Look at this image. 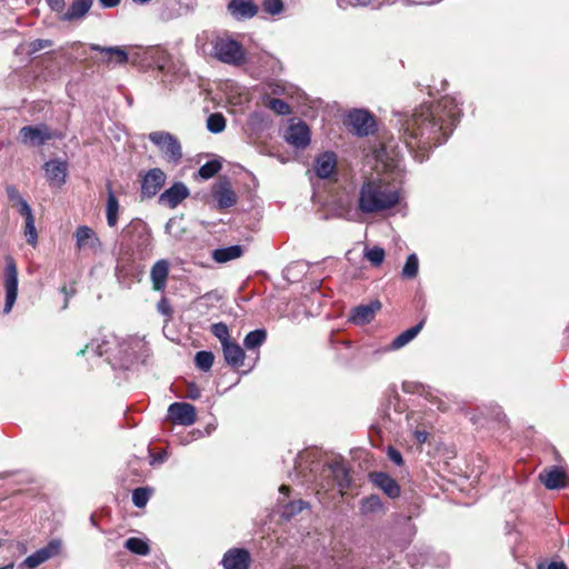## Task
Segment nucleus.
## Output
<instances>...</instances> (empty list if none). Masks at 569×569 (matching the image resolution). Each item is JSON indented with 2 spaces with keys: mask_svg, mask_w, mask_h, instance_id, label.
I'll return each mask as SVG.
<instances>
[{
  "mask_svg": "<svg viewBox=\"0 0 569 569\" xmlns=\"http://www.w3.org/2000/svg\"><path fill=\"white\" fill-rule=\"evenodd\" d=\"M121 0H99L102 8H114Z\"/></svg>",
  "mask_w": 569,
  "mask_h": 569,
  "instance_id": "obj_59",
  "label": "nucleus"
},
{
  "mask_svg": "<svg viewBox=\"0 0 569 569\" xmlns=\"http://www.w3.org/2000/svg\"><path fill=\"white\" fill-rule=\"evenodd\" d=\"M124 548L128 549L131 553L138 556H147L150 553V546L148 541L138 537H131L127 539L124 542Z\"/></svg>",
  "mask_w": 569,
  "mask_h": 569,
  "instance_id": "obj_28",
  "label": "nucleus"
},
{
  "mask_svg": "<svg viewBox=\"0 0 569 569\" xmlns=\"http://www.w3.org/2000/svg\"><path fill=\"white\" fill-rule=\"evenodd\" d=\"M243 248L239 244L226 248L214 249L212 251V259L218 263H224L241 257Z\"/></svg>",
  "mask_w": 569,
  "mask_h": 569,
  "instance_id": "obj_26",
  "label": "nucleus"
},
{
  "mask_svg": "<svg viewBox=\"0 0 569 569\" xmlns=\"http://www.w3.org/2000/svg\"><path fill=\"white\" fill-rule=\"evenodd\" d=\"M196 419V408L190 403L180 402V426H191Z\"/></svg>",
  "mask_w": 569,
  "mask_h": 569,
  "instance_id": "obj_33",
  "label": "nucleus"
},
{
  "mask_svg": "<svg viewBox=\"0 0 569 569\" xmlns=\"http://www.w3.org/2000/svg\"><path fill=\"white\" fill-rule=\"evenodd\" d=\"M89 48L92 51L103 54L101 62L106 64L113 63L117 66H123L129 59L127 51L121 47H102L100 44L91 43L89 44Z\"/></svg>",
  "mask_w": 569,
  "mask_h": 569,
  "instance_id": "obj_13",
  "label": "nucleus"
},
{
  "mask_svg": "<svg viewBox=\"0 0 569 569\" xmlns=\"http://www.w3.org/2000/svg\"><path fill=\"white\" fill-rule=\"evenodd\" d=\"M268 107L273 110L276 113L286 116L290 113V107L289 104L281 99L272 98L268 102Z\"/></svg>",
  "mask_w": 569,
  "mask_h": 569,
  "instance_id": "obj_43",
  "label": "nucleus"
},
{
  "mask_svg": "<svg viewBox=\"0 0 569 569\" xmlns=\"http://www.w3.org/2000/svg\"><path fill=\"white\" fill-rule=\"evenodd\" d=\"M267 339V332L263 329L250 331L243 340L247 350L259 348Z\"/></svg>",
  "mask_w": 569,
  "mask_h": 569,
  "instance_id": "obj_31",
  "label": "nucleus"
},
{
  "mask_svg": "<svg viewBox=\"0 0 569 569\" xmlns=\"http://www.w3.org/2000/svg\"><path fill=\"white\" fill-rule=\"evenodd\" d=\"M214 356L211 351H198L194 356L197 368L202 371H208L213 365Z\"/></svg>",
  "mask_w": 569,
  "mask_h": 569,
  "instance_id": "obj_37",
  "label": "nucleus"
},
{
  "mask_svg": "<svg viewBox=\"0 0 569 569\" xmlns=\"http://www.w3.org/2000/svg\"><path fill=\"white\" fill-rule=\"evenodd\" d=\"M425 325V320H421L418 325L405 330L402 333L397 336L390 346L388 347V350H398L406 345H408L411 340H413L418 333L421 331L422 327Z\"/></svg>",
  "mask_w": 569,
  "mask_h": 569,
  "instance_id": "obj_25",
  "label": "nucleus"
},
{
  "mask_svg": "<svg viewBox=\"0 0 569 569\" xmlns=\"http://www.w3.org/2000/svg\"><path fill=\"white\" fill-rule=\"evenodd\" d=\"M263 10L270 14H278L282 11L283 4L281 0H264Z\"/></svg>",
  "mask_w": 569,
  "mask_h": 569,
  "instance_id": "obj_46",
  "label": "nucleus"
},
{
  "mask_svg": "<svg viewBox=\"0 0 569 569\" xmlns=\"http://www.w3.org/2000/svg\"><path fill=\"white\" fill-rule=\"evenodd\" d=\"M221 169V163L217 160L208 161L198 170V174L202 179L212 178Z\"/></svg>",
  "mask_w": 569,
  "mask_h": 569,
  "instance_id": "obj_40",
  "label": "nucleus"
},
{
  "mask_svg": "<svg viewBox=\"0 0 569 569\" xmlns=\"http://www.w3.org/2000/svg\"><path fill=\"white\" fill-rule=\"evenodd\" d=\"M419 261L415 253L407 258L402 269V276L406 278H415L418 273Z\"/></svg>",
  "mask_w": 569,
  "mask_h": 569,
  "instance_id": "obj_41",
  "label": "nucleus"
},
{
  "mask_svg": "<svg viewBox=\"0 0 569 569\" xmlns=\"http://www.w3.org/2000/svg\"><path fill=\"white\" fill-rule=\"evenodd\" d=\"M106 211L108 224L114 227L118 220L119 202L111 189L108 192Z\"/></svg>",
  "mask_w": 569,
  "mask_h": 569,
  "instance_id": "obj_30",
  "label": "nucleus"
},
{
  "mask_svg": "<svg viewBox=\"0 0 569 569\" xmlns=\"http://www.w3.org/2000/svg\"><path fill=\"white\" fill-rule=\"evenodd\" d=\"M16 206L18 207V211L24 218V220L33 217L32 210L24 198Z\"/></svg>",
  "mask_w": 569,
  "mask_h": 569,
  "instance_id": "obj_51",
  "label": "nucleus"
},
{
  "mask_svg": "<svg viewBox=\"0 0 569 569\" xmlns=\"http://www.w3.org/2000/svg\"><path fill=\"white\" fill-rule=\"evenodd\" d=\"M415 437L416 439L420 442V443H423L427 441V438H428V433L426 431H421V430H416L415 431Z\"/></svg>",
  "mask_w": 569,
  "mask_h": 569,
  "instance_id": "obj_60",
  "label": "nucleus"
},
{
  "mask_svg": "<svg viewBox=\"0 0 569 569\" xmlns=\"http://www.w3.org/2000/svg\"><path fill=\"white\" fill-rule=\"evenodd\" d=\"M74 237L79 249H96L100 243L93 230L87 226L79 227Z\"/></svg>",
  "mask_w": 569,
  "mask_h": 569,
  "instance_id": "obj_24",
  "label": "nucleus"
},
{
  "mask_svg": "<svg viewBox=\"0 0 569 569\" xmlns=\"http://www.w3.org/2000/svg\"><path fill=\"white\" fill-rule=\"evenodd\" d=\"M157 310L162 316L167 317V319L172 318L173 310H172L170 302L167 300V298L162 297L159 300V302L157 303Z\"/></svg>",
  "mask_w": 569,
  "mask_h": 569,
  "instance_id": "obj_48",
  "label": "nucleus"
},
{
  "mask_svg": "<svg viewBox=\"0 0 569 569\" xmlns=\"http://www.w3.org/2000/svg\"><path fill=\"white\" fill-rule=\"evenodd\" d=\"M286 141L299 149H305L310 143V131L306 123L299 121L291 123L284 132Z\"/></svg>",
  "mask_w": 569,
  "mask_h": 569,
  "instance_id": "obj_8",
  "label": "nucleus"
},
{
  "mask_svg": "<svg viewBox=\"0 0 569 569\" xmlns=\"http://www.w3.org/2000/svg\"><path fill=\"white\" fill-rule=\"evenodd\" d=\"M159 203L171 209L178 207V182H173L169 189L160 194Z\"/></svg>",
  "mask_w": 569,
  "mask_h": 569,
  "instance_id": "obj_32",
  "label": "nucleus"
},
{
  "mask_svg": "<svg viewBox=\"0 0 569 569\" xmlns=\"http://www.w3.org/2000/svg\"><path fill=\"white\" fill-rule=\"evenodd\" d=\"M50 9L57 13H61L64 9V0H46Z\"/></svg>",
  "mask_w": 569,
  "mask_h": 569,
  "instance_id": "obj_56",
  "label": "nucleus"
},
{
  "mask_svg": "<svg viewBox=\"0 0 569 569\" xmlns=\"http://www.w3.org/2000/svg\"><path fill=\"white\" fill-rule=\"evenodd\" d=\"M188 196H189L188 188L183 183L180 182V201L186 199Z\"/></svg>",
  "mask_w": 569,
  "mask_h": 569,
  "instance_id": "obj_62",
  "label": "nucleus"
},
{
  "mask_svg": "<svg viewBox=\"0 0 569 569\" xmlns=\"http://www.w3.org/2000/svg\"><path fill=\"white\" fill-rule=\"evenodd\" d=\"M53 42L49 39H36L30 43V52L36 53L42 49L49 48Z\"/></svg>",
  "mask_w": 569,
  "mask_h": 569,
  "instance_id": "obj_49",
  "label": "nucleus"
},
{
  "mask_svg": "<svg viewBox=\"0 0 569 569\" xmlns=\"http://www.w3.org/2000/svg\"><path fill=\"white\" fill-rule=\"evenodd\" d=\"M53 138V132L44 123H40L38 126H24L20 129L18 137L22 144L29 147H41Z\"/></svg>",
  "mask_w": 569,
  "mask_h": 569,
  "instance_id": "obj_5",
  "label": "nucleus"
},
{
  "mask_svg": "<svg viewBox=\"0 0 569 569\" xmlns=\"http://www.w3.org/2000/svg\"><path fill=\"white\" fill-rule=\"evenodd\" d=\"M166 425H170L171 428L178 423V402H173L168 408V415L163 421Z\"/></svg>",
  "mask_w": 569,
  "mask_h": 569,
  "instance_id": "obj_47",
  "label": "nucleus"
},
{
  "mask_svg": "<svg viewBox=\"0 0 569 569\" xmlns=\"http://www.w3.org/2000/svg\"><path fill=\"white\" fill-rule=\"evenodd\" d=\"M149 347L143 338L133 336L118 341L116 337L111 340L93 339L80 349L77 355L92 353L97 357L108 355V362L113 368L129 369L137 362H144L149 357Z\"/></svg>",
  "mask_w": 569,
  "mask_h": 569,
  "instance_id": "obj_2",
  "label": "nucleus"
},
{
  "mask_svg": "<svg viewBox=\"0 0 569 569\" xmlns=\"http://www.w3.org/2000/svg\"><path fill=\"white\" fill-rule=\"evenodd\" d=\"M6 302L3 312L9 313L18 297V269L11 257L6 258L4 268Z\"/></svg>",
  "mask_w": 569,
  "mask_h": 569,
  "instance_id": "obj_6",
  "label": "nucleus"
},
{
  "mask_svg": "<svg viewBox=\"0 0 569 569\" xmlns=\"http://www.w3.org/2000/svg\"><path fill=\"white\" fill-rule=\"evenodd\" d=\"M336 167L337 158L333 152L320 154L315 162L316 174L321 179L329 178L336 171Z\"/></svg>",
  "mask_w": 569,
  "mask_h": 569,
  "instance_id": "obj_22",
  "label": "nucleus"
},
{
  "mask_svg": "<svg viewBox=\"0 0 569 569\" xmlns=\"http://www.w3.org/2000/svg\"><path fill=\"white\" fill-rule=\"evenodd\" d=\"M163 335L167 339L170 341H177L178 340V331L176 330V325L172 321V318L166 319L164 325L162 328Z\"/></svg>",
  "mask_w": 569,
  "mask_h": 569,
  "instance_id": "obj_45",
  "label": "nucleus"
},
{
  "mask_svg": "<svg viewBox=\"0 0 569 569\" xmlns=\"http://www.w3.org/2000/svg\"><path fill=\"white\" fill-rule=\"evenodd\" d=\"M211 332L217 339H219V341L221 342V346H224L228 342H230L229 329L226 323H223V322L213 323L211 326Z\"/></svg>",
  "mask_w": 569,
  "mask_h": 569,
  "instance_id": "obj_39",
  "label": "nucleus"
},
{
  "mask_svg": "<svg viewBox=\"0 0 569 569\" xmlns=\"http://www.w3.org/2000/svg\"><path fill=\"white\" fill-rule=\"evenodd\" d=\"M148 138L163 154L176 160L178 141L172 134L166 131H154L149 133Z\"/></svg>",
  "mask_w": 569,
  "mask_h": 569,
  "instance_id": "obj_9",
  "label": "nucleus"
},
{
  "mask_svg": "<svg viewBox=\"0 0 569 569\" xmlns=\"http://www.w3.org/2000/svg\"><path fill=\"white\" fill-rule=\"evenodd\" d=\"M371 481L380 488L389 498H397L400 495V487L397 481L385 472L370 475Z\"/></svg>",
  "mask_w": 569,
  "mask_h": 569,
  "instance_id": "obj_20",
  "label": "nucleus"
},
{
  "mask_svg": "<svg viewBox=\"0 0 569 569\" xmlns=\"http://www.w3.org/2000/svg\"><path fill=\"white\" fill-rule=\"evenodd\" d=\"M348 122L358 136H368L373 131L375 119L365 110H353L348 114Z\"/></svg>",
  "mask_w": 569,
  "mask_h": 569,
  "instance_id": "obj_11",
  "label": "nucleus"
},
{
  "mask_svg": "<svg viewBox=\"0 0 569 569\" xmlns=\"http://www.w3.org/2000/svg\"><path fill=\"white\" fill-rule=\"evenodd\" d=\"M24 234L27 237V242L31 246H36L38 240V233L34 226V218H30L26 220Z\"/></svg>",
  "mask_w": 569,
  "mask_h": 569,
  "instance_id": "obj_44",
  "label": "nucleus"
},
{
  "mask_svg": "<svg viewBox=\"0 0 569 569\" xmlns=\"http://www.w3.org/2000/svg\"><path fill=\"white\" fill-rule=\"evenodd\" d=\"M226 128V119L221 113H211L207 118V129L212 133H220Z\"/></svg>",
  "mask_w": 569,
  "mask_h": 569,
  "instance_id": "obj_35",
  "label": "nucleus"
},
{
  "mask_svg": "<svg viewBox=\"0 0 569 569\" xmlns=\"http://www.w3.org/2000/svg\"><path fill=\"white\" fill-rule=\"evenodd\" d=\"M212 56L219 61L231 66H241L246 62L242 46L230 38L217 37L212 41Z\"/></svg>",
  "mask_w": 569,
  "mask_h": 569,
  "instance_id": "obj_4",
  "label": "nucleus"
},
{
  "mask_svg": "<svg viewBox=\"0 0 569 569\" xmlns=\"http://www.w3.org/2000/svg\"><path fill=\"white\" fill-rule=\"evenodd\" d=\"M93 0H73L67 10L60 13L61 21L72 22L82 20L91 9Z\"/></svg>",
  "mask_w": 569,
  "mask_h": 569,
  "instance_id": "obj_16",
  "label": "nucleus"
},
{
  "mask_svg": "<svg viewBox=\"0 0 569 569\" xmlns=\"http://www.w3.org/2000/svg\"><path fill=\"white\" fill-rule=\"evenodd\" d=\"M169 261L166 259L158 260L151 267L150 280L154 291H164L169 276Z\"/></svg>",
  "mask_w": 569,
  "mask_h": 569,
  "instance_id": "obj_17",
  "label": "nucleus"
},
{
  "mask_svg": "<svg viewBox=\"0 0 569 569\" xmlns=\"http://www.w3.org/2000/svg\"><path fill=\"white\" fill-rule=\"evenodd\" d=\"M405 4L407 6H410V4H433L436 3L438 0H402Z\"/></svg>",
  "mask_w": 569,
  "mask_h": 569,
  "instance_id": "obj_58",
  "label": "nucleus"
},
{
  "mask_svg": "<svg viewBox=\"0 0 569 569\" xmlns=\"http://www.w3.org/2000/svg\"><path fill=\"white\" fill-rule=\"evenodd\" d=\"M61 549L60 540L53 539L47 546L38 549L32 555L28 556L21 563L20 567H26L28 569H34L48 561L52 557L59 555Z\"/></svg>",
  "mask_w": 569,
  "mask_h": 569,
  "instance_id": "obj_7",
  "label": "nucleus"
},
{
  "mask_svg": "<svg viewBox=\"0 0 569 569\" xmlns=\"http://www.w3.org/2000/svg\"><path fill=\"white\" fill-rule=\"evenodd\" d=\"M461 110L455 97H442L436 104H422L403 124V139L415 157L423 161L431 148L447 141L459 121Z\"/></svg>",
  "mask_w": 569,
  "mask_h": 569,
  "instance_id": "obj_1",
  "label": "nucleus"
},
{
  "mask_svg": "<svg viewBox=\"0 0 569 569\" xmlns=\"http://www.w3.org/2000/svg\"><path fill=\"white\" fill-rule=\"evenodd\" d=\"M212 197L219 209L230 208L237 202V194L232 190L230 182L227 180L219 181L213 186Z\"/></svg>",
  "mask_w": 569,
  "mask_h": 569,
  "instance_id": "obj_14",
  "label": "nucleus"
},
{
  "mask_svg": "<svg viewBox=\"0 0 569 569\" xmlns=\"http://www.w3.org/2000/svg\"><path fill=\"white\" fill-rule=\"evenodd\" d=\"M387 456L390 461H392L397 466H401L403 463L402 456L399 450L393 447H388Z\"/></svg>",
  "mask_w": 569,
  "mask_h": 569,
  "instance_id": "obj_53",
  "label": "nucleus"
},
{
  "mask_svg": "<svg viewBox=\"0 0 569 569\" xmlns=\"http://www.w3.org/2000/svg\"><path fill=\"white\" fill-rule=\"evenodd\" d=\"M203 437V432L199 429H194L190 432H188V437L184 438L182 436V433L180 432V445H186V443H189L190 441L194 440V439H199Z\"/></svg>",
  "mask_w": 569,
  "mask_h": 569,
  "instance_id": "obj_54",
  "label": "nucleus"
},
{
  "mask_svg": "<svg viewBox=\"0 0 569 569\" xmlns=\"http://www.w3.org/2000/svg\"><path fill=\"white\" fill-rule=\"evenodd\" d=\"M201 396L200 389L194 383H188L187 398L196 400Z\"/></svg>",
  "mask_w": 569,
  "mask_h": 569,
  "instance_id": "obj_55",
  "label": "nucleus"
},
{
  "mask_svg": "<svg viewBox=\"0 0 569 569\" xmlns=\"http://www.w3.org/2000/svg\"><path fill=\"white\" fill-rule=\"evenodd\" d=\"M173 224H174V219L173 218L169 219L168 222L166 223V231L168 233H171V229H172Z\"/></svg>",
  "mask_w": 569,
  "mask_h": 569,
  "instance_id": "obj_64",
  "label": "nucleus"
},
{
  "mask_svg": "<svg viewBox=\"0 0 569 569\" xmlns=\"http://www.w3.org/2000/svg\"><path fill=\"white\" fill-rule=\"evenodd\" d=\"M152 495V490L147 487H140L132 491V502L137 508H143L150 497Z\"/></svg>",
  "mask_w": 569,
  "mask_h": 569,
  "instance_id": "obj_36",
  "label": "nucleus"
},
{
  "mask_svg": "<svg viewBox=\"0 0 569 569\" xmlns=\"http://www.w3.org/2000/svg\"><path fill=\"white\" fill-rule=\"evenodd\" d=\"M381 309V302L373 300L367 305H360L350 312L349 320L356 325L369 323Z\"/></svg>",
  "mask_w": 569,
  "mask_h": 569,
  "instance_id": "obj_15",
  "label": "nucleus"
},
{
  "mask_svg": "<svg viewBox=\"0 0 569 569\" xmlns=\"http://www.w3.org/2000/svg\"><path fill=\"white\" fill-rule=\"evenodd\" d=\"M250 562V553L243 548H231L221 559L223 569H249Z\"/></svg>",
  "mask_w": 569,
  "mask_h": 569,
  "instance_id": "obj_10",
  "label": "nucleus"
},
{
  "mask_svg": "<svg viewBox=\"0 0 569 569\" xmlns=\"http://www.w3.org/2000/svg\"><path fill=\"white\" fill-rule=\"evenodd\" d=\"M306 507H307V503L302 500L289 502L284 506L282 516L286 519H290L291 517L301 512Z\"/></svg>",
  "mask_w": 569,
  "mask_h": 569,
  "instance_id": "obj_42",
  "label": "nucleus"
},
{
  "mask_svg": "<svg viewBox=\"0 0 569 569\" xmlns=\"http://www.w3.org/2000/svg\"><path fill=\"white\" fill-rule=\"evenodd\" d=\"M149 455L151 458L150 465L156 466V465H161L166 461L168 452H167V449H163V450L159 451L158 453H156L154 449H149Z\"/></svg>",
  "mask_w": 569,
  "mask_h": 569,
  "instance_id": "obj_50",
  "label": "nucleus"
},
{
  "mask_svg": "<svg viewBox=\"0 0 569 569\" xmlns=\"http://www.w3.org/2000/svg\"><path fill=\"white\" fill-rule=\"evenodd\" d=\"M331 473L333 476L340 492L342 493L350 485L349 470L341 462H335L330 466Z\"/></svg>",
  "mask_w": 569,
  "mask_h": 569,
  "instance_id": "obj_27",
  "label": "nucleus"
},
{
  "mask_svg": "<svg viewBox=\"0 0 569 569\" xmlns=\"http://www.w3.org/2000/svg\"><path fill=\"white\" fill-rule=\"evenodd\" d=\"M228 10L237 19L252 18L258 13V7L252 0H231Z\"/></svg>",
  "mask_w": 569,
  "mask_h": 569,
  "instance_id": "obj_21",
  "label": "nucleus"
},
{
  "mask_svg": "<svg viewBox=\"0 0 569 569\" xmlns=\"http://www.w3.org/2000/svg\"><path fill=\"white\" fill-rule=\"evenodd\" d=\"M137 248L140 250L142 258H148L152 254L153 243L149 231H143L139 234Z\"/></svg>",
  "mask_w": 569,
  "mask_h": 569,
  "instance_id": "obj_34",
  "label": "nucleus"
},
{
  "mask_svg": "<svg viewBox=\"0 0 569 569\" xmlns=\"http://www.w3.org/2000/svg\"><path fill=\"white\" fill-rule=\"evenodd\" d=\"M537 569H567V566L562 561H552L547 567L539 565Z\"/></svg>",
  "mask_w": 569,
  "mask_h": 569,
  "instance_id": "obj_57",
  "label": "nucleus"
},
{
  "mask_svg": "<svg viewBox=\"0 0 569 569\" xmlns=\"http://www.w3.org/2000/svg\"><path fill=\"white\" fill-rule=\"evenodd\" d=\"M61 291L66 295V301H64V305H63V307H62V308H63V309H67V307H68V301H69V298L72 296V292H69V291L67 290V288H66V287H63V288L61 289Z\"/></svg>",
  "mask_w": 569,
  "mask_h": 569,
  "instance_id": "obj_63",
  "label": "nucleus"
},
{
  "mask_svg": "<svg viewBox=\"0 0 569 569\" xmlns=\"http://www.w3.org/2000/svg\"><path fill=\"white\" fill-rule=\"evenodd\" d=\"M343 0H339V3H341ZM351 6H361L365 7L369 3V0H346ZM342 7V4H340Z\"/></svg>",
  "mask_w": 569,
  "mask_h": 569,
  "instance_id": "obj_61",
  "label": "nucleus"
},
{
  "mask_svg": "<svg viewBox=\"0 0 569 569\" xmlns=\"http://www.w3.org/2000/svg\"><path fill=\"white\" fill-rule=\"evenodd\" d=\"M539 478L545 487L550 490L561 489L567 485V473L559 467L542 471Z\"/></svg>",
  "mask_w": 569,
  "mask_h": 569,
  "instance_id": "obj_19",
  "label": "nucleus"
},
{
  "mask_svg": "<svg viewBox=\"0 0 569 569\" xmlns=\"http://www.w3.org/2000/svg\"><path fill=\"white\" fill-rule=\"evenodd\" d=\"M222 351L223 358L229 366L233 368H240L243 366L246 355L243 349L237 342L230 341L222 346Z\"/></svg>",
  "mask_w": 569,
  "mask_h": 569,
  "instance_id": "obj_23",
  "label": "nucleus"
},
{
  "mask_svg": "<svg viewBox=\"0 0 569 569\" xmlns=\"http://www.w3.org/2000/svg\"><path fill=\"white\" fill-rule=\"evenodd\" d=\"M6 192L8 196V199L16 206L18 202H20L23 198L21 197L19 190L14 186H8L6 188Z\"/></svg>",
  "mask_w": 569,
  "mask_h": 569,
  "instance_id": "obj_52",
  "label": "nucleus"
},
{
  "mask_svg": "<svg viewBox=\"0 0 569 569\" xmlns=\"http://www.w3.org/2000/svg\"><path fill=\"white\" fill-rule=\"evenodd\" d=\"M47 180L50 184L61 186L66 182L67 163L59 160H50L43 164Z\"/></svg>",
  "mask_w": 569,
  "mask_h": 569,
  "instance_id": "obj_18",
  "label": "nucleus"
},
{
  "mask_svg": "<svg viewBox=\"0 0 569 569\" xmlns=\"http://www.w3.org/2000/svg\"><path fill=\"white\" fill-rule=\"evenodd\" d=\"M365 258L375 267L380 266L385 259V250L381 247L367 248Z\"/></svg>",
  "mask_w": 569,
  "mask_h": 569,
  "instance_id": "obj_38",
  "label": "nucleus"
},
{
  "mask_svg": "<svg viewBox=\"0 0 569 569\" xmlns=\"http://www.w3.org/2000/svg\"><path fill=\"white\" fill-rule=\"evenodd\" d=\"M382 509V501L377 495H371L361 500L360 511L363 515L378 513L381 512Z\"/></svg>",
  "mask_w": 569,
  "mask_h": 569,
  "instance_id": "obj_29",
  "label": "nucleus"
},
{
  "mask_svg": "<svg viewBox=\"0 0 569 569\" xmlns=\"http://www.w3.org/2000/svg\"><path fill=\"white\" fill-rule=\"evenodd\" d=\"M400 200L399 187L380 177H371L359 187L357 209L362 214H378L396 208Z\"/></svg>",
  "mask_w": 569,
  "mask_h": 569,
  "instance_id": "obj_3",
  "label": "nucleus"
},
{
  "mask_svg": "<svg viewBox=\"0 0 569 569\" xmlns=\"http://www.w3.org/2000/svg\"><path fill=\"white\" fill-rule=\"evenodd\" d=\"M166 181V174L161 169L154 168L146 173L141 183V194L147 198L154 197Z\"/></svg>",
  "mask_w": 569,
  "mask_h": 569,
  "instance_id": "obj_12",
  "label": "nucleus"
}]
</instances>
